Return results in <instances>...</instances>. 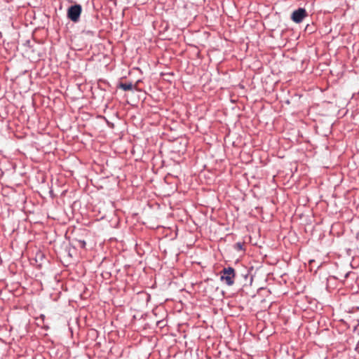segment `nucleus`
<instances>
[{"mask_svg": "<svg viewBox=\"0 0 359 359\" xmlns=\"http://www.w3.org/2000/svg\"><path fill=\"white\" fill-rule=\"evenodd\" d=\"M220 279L226 285L231 286L234 283L236 273L232 267L224 268L221 271Z\"/></svg>", "mask_w": 359, "mask_h": 359, "instance_id": "f257e3e1", "label": "nucleus"}, {"mask_svg": "<svg viewBox=\"0 0 359 359\" xmlns=\"http://www.w3.org/2000/svg\"><path fill=\"white\" fill-rule=\"evenodd\" d=\"M118 87L125 91H128L133 90L135 87V86H134L131 82L125 83H120L118 84Z\"/></svg>", "mask_w": 359, "mask_h": 359, "instance_id": "20e7f679", "label": "nucleus"}, {"mask_svg": "<svg viewBox=\"0 0 359 359\" xmlns=\"http://www.w3.org/2000/svg\"><path fill=\"white\" fill-rule=\"evenodd\" d=\"M235 248L236 249H237L238 250H243V244L241 243H236L235 245Z\"/></svg>", "mask_w": 359, "mask_h": 359, "instance_id": "39448f33", "label": "nucleus"}, {"mask_svg": "<svg viewBox=\"0 0 359 359\" xmlns=\"http://www.w3.org/2000/svg\"><path fill=\"white\" fill-rule=\"evenodd\" d=\"M308 15L306 11L303 8H299L293 11L291 19L296 23H300Z\"/></svg>", "mask_w": 359, "mask_h": 359, "instance_id": "7ed1b4c3", "label": "nucleus"}, {"mask_svg": "<svg viewBox=\"0 0 359 359\" xmlns=\"http://www.w3.org/2000/svg\"><path fill=\"white\" fill-rule=\"evenodd\" d=\"M82 8L80 5L76 4L70 6L67 10V17L74 22H77L79 20Z\"/></svg>", "mask_w": 359, "mask_h": 359, "instance_id": "f03ea898", "label": "nucleus"}]
</instances>
